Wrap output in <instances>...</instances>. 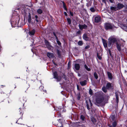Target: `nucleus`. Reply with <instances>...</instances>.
I'll return each instance as SVG.
<instances>
[{"label": "nucleus", "mask_w": 127, "mask_h": 127, "mask_svg": "<svg viewBox=\"0 0 127 127\" xmlns=\"http://www.w3.org/2000/svg\"><path fill=\"white\" fill-rule=\"evenodd\" d=\"M108 45L109 47L120 48L123 47V45L121 44V42L117 40L113 36H111L108 39Z\"/></svg>", "instance_id": "1"}, {"label": "nucleus", "mask_w": 127, "mask_h": 127, "mask_svg": "<svg viewBox=\"0 0 127 127\" xmlns=\"http://www.w3.org/2000/svg\"><path fill=\"white\" fill-rule=\"evenodd\" d=\"M96 103L99 104L100 106H104L105 104L103 97L97 98L96 99Z\"/></svg>", "instance_id": "2"}, {"label": "nucleus", "mask_w": 127, "mask_h": 127, "mask_svg": "<svg viewBox=\"0 0 127 127\" xmlns=\"http://www.w3.org/2000/svg\"><path fill=\"white\" fill-rule=\"evenodd\" d=\"M105 29L106 30L109 29H112L114 27V25L111 24L106 23L104 25Z\"/></svg>", "instance_id": "3"}, {"label": "nucleus", "mask_w": 127, "mask_h": 127, "mask_svg": "<svg viewBox=\"0 0 127 127\" xmlns=\"http://www.w3.org/2000/svg\"><path fill=\"white\" fill-rule=\"evenodd\" d=\"M106 87L107 89H113V86L112 84L110 82H107L106 84Z\"/></svg>", "instance_id": "4"}, {"label": "nucleus", "mask_w": 127, "mask_h": 127, "mask_svg": "<svg viewBox=\"0 0 127 127\" xmlns=\"http://www.w3.org/2000/svg\"><path fill=\"white\" fill-rule=\"evenodd\" d=\"M102 49H101L99 51L100 53H97V56L99 60H101L102 59L101 57V56L102 55Z\"/></svg>", "instance_id": "5"}, {"label": "nucleus", "mask_w": 127, "mask_h": 127, "mask_svg": "<svg viewBox=\"0 0 127 127\" xmlns=\"http://www.w3.org/2000/svg\"><path fill=\"white\" fill-rule=\"evenodd\" d=\"M79 27L80 29L81 30H82L83 29H86L87 28V26L85 24L84 25H79Z\"/></svg>", "instance_id": "6"}, {"label": "nucleus", "mask_w": 127, "mask_h": 127, "mask_svg": "<svg viewBox=\"0 0 127 127\" xmlns=\"http://www.w3.org/2000/svg\"><path fill=\"white\" fill-rule=\"evenodd\" d=\"M124 5L122 4L119 3L117 4V7L118 9H120L123 8L124 7Z\"/></svg>", "instance_id": "7"}, {"label": "nucleus", "mask_w": 127, "mask_h": 127, "mask_svg": "<svg viewBox=\"0 0 127 127\" xmlns=\"http://www.w3.org/2000/svg\"><path fill=\"white\" fill-rule=\"evenodd\" d=\"M83 39L86 41L89 40H90V38L87 36L86 34H83Z\"/></svg>", "instance_id": "8"}, {"label": "nucleus", "mask_w": 127, "mask_h": 127, "mask_svg": "<svg viewBox=\"0 0 127 127\" xmlns=\"http://www.w3.org/2000/svg\"><path fill=\"white\" fill-rule=\"evenodd\" d=\"M101 19L99 16H96L95 18V22H96L98 23L100 21Z\"/></svg>", "instance_id": "9"}, {"label": "nucleus", "mask_w": 127, "mask_h": 127, "mask_svg": "<svg viewBox=\"0 0 127 127\" xmlns=\"http://www.w3.org/2000/svg\"><path fill=\"white\" fill-rule=\"evenodd\" d=\"M107 74L109 79L110 80H112L113 77L111 73L109 72H107Z\"/></svg>", "instance_id": "10"}, {"label": "nucleus", "mask_w": 127, "mask_h": 127, "mask_svg": "<svg viewBox=\"0 0 127 127\" xmlns=\"http://www.w3.org/2000/svg\"><path fill=\"white\" fill-rule=\"evenodd\" d=\"M110 8L111 11H115L118 10L117 7L115 6H111Z\"/></svg>", "instance_id": "11"}, {"label": "nucleus", "mask_w": 127, "mask_h": 127, "mask_svg": "<svg viewBox=\"0 0 127 127\" xmlns=\"http://www.w3.org/2000/svg\"><path fill=\"white\" fill-rule=\"evenodd\" d=\"M75 68L77 70H78L80 68V66L78 64H76L74 65Z\"/></svg>", "instance_id": "12"}, {"label": "nucleus", "mask_w": 127, "mask_h": 127, "mask_svg": "<svg viewBox=\"0 0 127 127\" xmlns=\"http://www.w3.org/2000/svg\"><path fill=\"white\" fill-rule=\"evenodd\" d=\"M103 43V45L105 48H106L107 47V42L106 41L103 39H102Z\"/></svg>", "instance_id": "13"}, {"label": "nucleus", "mask_w": 127, "mask_h": 127, "mask_svg": "<svg viewBox=\"0 0 127 127\" xmlns=\"http://www.w3.org/2000/svg\"><path fill=\"white\" fill-rule=\"evenodd\" d=\"M87 81L86 80H84L83 81L80 82V83L82 86H85L86 84Z\"/></svg>", "instance_id": "14"}, {"label": "nucleus", "mask_w": 127, "mask_h": 127, "mask_svg": "<svg viewBox=\"0 0 127 127\" xmlns=\"http://www.w3.org/2000/svg\"><path fill=\"white\" fill-rule=\"evenodd\" d=\"M47 56L50 58H52L53 56V53L48 52L47 53Z\"/></svg>", "instance_id": "15"}, {"label": "nucleus", "mask_w": 127, "mask_h": 127, "mask_svg": "<svg viewBox=\"0 0 127 127\" xmlns=\"http://www.w3.org/2000/svg\"><path fill=\"white\" fill-rule=\"evenodd\" d=\"M107 89L106 87L103 86L102 88V91L105 93H106L107 92Z\"/></svg>", "instance_id": "16"}, {"label": "nucleus", "mask_w": 127, "mask_h": 127, "mask_svg": "<svg viewBox=\"0 0 127 127\" xmlns=\"http://www.w3.org/2000/svg\"><path fill=\"white\" fill-rule=\"evenodd\" d=\"M35 19L34 17L32 18L33 19H35V21L36 22H38L39 21V19L38 18V17L37 16L35 15Z\"/></svg>", "instance_id": "17"}, {"label": "nucleus", "mask_w": 127, "mask_h": 127, "mask_svg": "<svg viewBox=\"0 0 127 127\" xmlns=\"http://www.w3.org/2000/svg\"><path fill=\"white\" fill-rule=\"evenodd\" d=\"M35 31L34 29L32 30V31L29 32V34L30 35H34Z\"/></svg>", "instance_id": "18"}, {"label": "nucleus", "mask_w": 127, "mask_h": 127, "mask_svg": "<svg viewBox=\"0 0 127 127\" xmlns=\"http://www.w3.org/2000/svg\"><path fill=\"white\" fill-rule=\"evenodd\" d=\"M45 42L46 45L48 47H51L50 43L46 40H45Z\"/></svg>", "instance_id": "19"}, {"label": "nucleus", "mask_w": 127, "mask_h": 127, "mask_svg": "<svg viewBox=\"0 0 127 127\" xmlns=\"http://www.w3.org/2000/svg\"><path fill=\"white\" fill-rule=\"evenodd\" d=\"M54 78H56L58 76L57 72L55 71L53 73Z\"/></svg>", "instance_id": "20"}, {"label": "nucleus", "mask_w": 127, "mask_h": 127, "mask_svg": "<svg viewBox=\"0 0 127 127\" xmlns=\"http://www.w3.org/2000/svg\"><path fill=\"white\" fill-rule=\"evenodd\" d=\"M28 17H29V19L28 20V22L30 23L31 24H32V22H31V17L30 15H29Z\"/></svg>", "instance_id": "21"}, {"label": "nucleus", "mask_w": 127, "mask_h": 127, "mask_svg": "<svg viewBox=\"0 0 127 127\" xmlns=\"http://www.w3.org/2000/svg\"><path fill=\"white\" fill-rule=\"evenodd\" d=\"M115 96L116 97V98L117 99V103H118L119 101V95H118L117 93H115Z\"/></svg>", "instance_id": "22"}, {"label": "nucleus", "mask_w": 127, "mask_h": 127, "mask_svg": "<svg viewBox=\"0 0 127 127\" xmlns=\"http://www.w3.org/2000/svg\"><path fill=\"white\" fill-rule=\"evenodd\" d=\"M37 12L38 14H41L42 13V11L40 9H39L37 10Z\"/></svg>", "instance_id": "23"}, {"label": "nucleus", "mask_w": 127, "mask_h": 127, "mask_svg": "<svg viewBox=\"0 0 127 127\" xmlns=\"http://www.w3.org/2000/svg\"><path fill=\"white\" fill-rule=\"evenodd\" d=\"M84 67L88 71H90L91 69L90 68H89L86 64L84 65Z\"/></svg>", "instance_id": "24"}, {"label": "nucleus", "mask_w": 127, "mask_h": 127, "mask_svg": "<svg viewBox=\"0 0 127 127\" xmlns=\"http://www.w3.org/2000/svg\"><path fill=\"white\" fill-rule=\"evenodd\" d=\"M77 99L78 100H79L81 98V95L80 93H79L77 95Z\"/></svg>", "instance_id": "25"}, {"label": "nucleus", "mask_w": 127, "mask_h": 127, "mask_svg": "<svg viewBox=\"0 0 127 127\" xmlns=\"http://www.w3.org/2000/svg\"><path fill=\"white\" fill-rule=\"evenodd\" d=\"M94 76L95 78L97 79L98 78V76L96 72H95L94 73Z\"/></svg>", "instance_id": "26"}, {"label": "nucleus", "mask_w": 127, "mask_h": 127, "mask_svg": "<svg viewBox=\"0 0 127 127\" xmlns=\"http://www.w3.org/2000/svg\"><path fill=\"white\" fill-rule=\"evenodd\" d=\"M56 79H57V80L58 81H60L62 79V77L61 76H58L57 78Z\"/></svg>", "instance_id": "27"}, {"label": "nucleus", "mask_w": 127, "mask_h": 127, "mask_svg": "<svg viewBox=\"0 0 127 127\" xmlns=\"http://www.w3.org/2000/svg\"><path fill=\"white\" fill-rule=\"evenodd\" d=\"M63 7L65 9V10L66 11L67 10V9L66 8V6H65V3L64 2H63Z\"/></svg>", "instance_id": "28"}, {"label": "nucleus", "mask_w": 127, "mask_h": 127, "mask_svg": "<svg viewBox=\"0 0 127 127\" xmlns=\"http://www.w3.org/2000/svg\"><path fill=\"white\" fill-rule=\"evenodd\" d=\"M78 44L79 45H82L83 44V42L82 41H80L78 42Z\"/></svg>", "instance_id": "29"}, {"label": "nucleus", "mask_w": 127, "mask_h": 127, "mask_svg": "<svg viewBox=\"0 0 127 127\" xmlns=\"http://www.w3.org/2000/svg\"><path fill=\"white\" fill-rule=\"evenodd\" d=\"M57 53L58 54V56L59 57L61 55L60 52L58 50H57Z\"/></svg>", "instance_id": "30"}, {"label": "nucleus", "mask_w": 127, "mask_h": 127, "mask_svg": "<svg viewBox=\"0 0 127 127\" xmlns=\"http://www.w3.org/2000/svg\"><path fill=\"white\" fill-rule=\"evenodd\" d=\"M117 125L116 123V122H114L113 123L112 126L113 127H115Z\"/></svg>", "instance_id": "31"}, {"label": "nucleus", "mask_w": 127, "mask_h": 127, "mask_svg": "<svg viewBox=\"0 0 127 127\" xmlns=\"http://www.w3.org/2000/svg\"><path fill=\"white\" fill-rule=\"evenodd\" d=\"M91 4V1H89L87 3V5L88 7L90 6Z\"/></svg>", "instance_id": "32"}, {"label": "nucleus", "mask_w": 127, "mask_h": 127, "mask_svg": "<svg viewBox=\"0 0 127 127\" xmlns=\"http://www.w3.org/2000/svg\"><path fill=\"white\" fill-rule=\"evenodd\" d=\"M89 94L92 95L93 94V92L92 90L91 89H90L89 90Z\"/></svg>", "instance_id": "33"}, {"label": "nucleus", "mask_w": 127, "mask_h": 127, "mask_svg": "<svg viewBox=\"0 0 127 127\" xmlns=\"http://www.w3.org/2000/svg\"><path fill=\"white\" fill-rule=\"evenodd\" d=\"M67 22L69 24H70L71 23V20L70 18H68L67 19Z\"/></svg>", "instance_id": "34"}, {"label": "nucleus", "mask_w": 127, "mask_h": 127, "mask_svg": "<svg viewBox=\"0 0 127 127\" xmlns=\"http://www.w3.org/2000/svg\"><path fill=\"white\" fill-rule=\"evenodd\" d=\"M57 41V43H58V44L59 45H60L61 44V43L60 42V41L58 40V39H56Z\"/></svg>", "instance_id": "35"}, {"label": "nucleus", "mask_w": 127, "mask_h": 127, "mask_svg": "<svg viewBox=\"0 0 127 127\" xmlns=\"http://www.w3.org/2000/svg\"><path fill=\"white\" fill-rule=\"evenodd\" d=\"M81 118L82 120L83 121L84 120L85 117L83 115H81Z\"/></svg>", "instance_id": "36"}, {"label": "nucleus", "mask_w": 127, "mask_h": 127, "mask_svg": "<svg viewBox=\"0 0 127 127\" xmlns=\"http://www.w3.org/2000/svg\"><path fill=\"white\" fill-rule=\"evenodd\" d=\"M90 10L91 11L93 12L95 11V9L93 8H91L90 9Z\"/></svg>", "instance_id": "37"}, {"label": "nucleus", "mask_w": 127, "mask_h": 127, "mask_svg": "<svg viewBox=\"0 0 127 127\" xmlns=\"http://www.w3.org/2000/svg\"><path fill=\"white\" fill-rule=\"evenodd\" d=\"M86 106H87V109L88 110H89L90 109V108L89 106V105L88 104V103H87Z\"/></svg>", "instance_id": "38"}, {"label": "nucleus", "mask_w": 127, "mask_h": 127, "mask_svg": "<svg viewBox=\"0 0 127 127\" xmlns=\"http://www.w3.org/2000/svg\"><path fill=\"white\" fill-rule=\"evenodd\" d=\"M53 34L54 35V36L55 37L56 39H58V38L57 36H56V34L55 33V32H53Z\"/></svg>", "instance_id": "39"}, {"label": "nucleus", "mask_w": 127, "mask_h": 127, "mask_svg": "<svg viewBox=\"0 0 127 127\" xmlns=\"http://www.w3.org/2000/svg\"><path fill=\"white\" fill-rule=\"evenodd\" d=\"M89 102L91 106H92V103L91 101V100H90V99H89Z\"/></svg>", "instance_id": "40"}, {"label": "nucleus", "mask_w": 127, "mask_h": 127, "mask_svg": "<svg viewBox=\"0 0 127 127\" xmlns=\"http://www.w3.org/2000/svg\"><path fill=\"white\" fill-rule=\"evenodd\" d=\"M109 1L111 3H113L114 2V0H109Z\"/></svg>", "instance_id": "41"}, {"label": "nucleus", "mask_w": 127, "mask_h": 127, "mask_svg": "<svg viewBox=\"0 0 127 127\" xmlns=\"http://www.w3.org/2000/svg\"><path fill=\"white\" fill-rule=\"evenodd\" d=\"M70 15L71 16H73V13H72V12H71L70 11Z\"/></svg>", "instance_id": "42"}, {"label": "nucleus", "mask_w": 127, "mask_h": 127, "mask_svg": "<svg viewBox=\"0 0 127 127\" xmlns=\"http://www.w3.org/2000/svg\"><path fill=\"white\" fill-rule=\"evenodd\" d=\"M127 1H126L125 3H127V4H126V5L125 6V7L127 8Z\"/></svg>", "instance_id": "43"}, {"label": "nucleus", "mask_w": 127, "mask_h": 127, "mask_svg": "<svg viewBox=\"0 0 127 127\" xmlns=\"http://www.w3.org/2000/svg\"><path fill=\"white\" fill-rule=\"evenodd\" d=\"M64 14L66 15V16H67V13L66 12H64Z\"/></svg>", "instance_id": "44"}, {"label": "nucleus", "mask_w": 127, "mask_h": 127, "mask_svg": "<svg viewBox=\"0 0 127 127\" xmlns=\"http://www.w3.org/2000/svg\"><path fill=\"white\" fill-rule=\"evenodd\" d=\"M118 50L119 51H120L121 50V48H118Z\"/></svg>", "instance_id": "45"}, {"label": "nucleus", "mask_w": 127, "mask_h": 127, "mask_svg": "<svg viewBox=\"0 0 127 127\" xmlns=\"http://www.w3.org/2000/svg\"><path fill=\"white\" fill-rule=\"evenodd\" d=\"M109 52L110 55H111L110 51V50H109Z\"/></svg>", "instance_id": "46"}, {"label": "nucleus", "mask_w": 127, "mask_h": 127, "mask_svg": "<svg viewBox=\"0 0 127 127\" xmlns=\"http://www.w3.org/2000/svg\"><path fill=\"white\" fill-rule=\"evenodd\" d=\"M77 89H78V90H79V87H78V85H77Z\"/></svg>", "instance_id": "47"}, {"label": "nucleus", "mask_w": 127, "mask_h": 127, "mask_svg": "<svg viewBox=\"0 0 127 127\" xmlns=\"http://www.w3.org/2000/svg\"><path fill=\"white\" fill-rule=\"evenodd\" d=\"M16 88V85H15V87H14V88L15 89Z\"/></svg>", "instance_id": "48"}, {"label": "nucleus", "mask_w": 127, "mask_h": 127, "mask_svg": "<svg viewBox=\"0 0 127 127\" xmlns=\"http://www.w3.org/2000/svg\"><path fill=\"white\" fill-rule=\"evenodd\" d=\"M63 127V126H62V125H61V126H60V127Z\"/></svg>", "instance_id": "49"}, {"label": "nucleus", "mask_w": 127, "mask_h": 127, "mask_svg": "<svg viewBox=\"0 0 127 127\" xmlns=\"http://www.w3.org/2000/svg\"><path fill=\"white\" fill-rule=\"evenodd\" d=\"M85 48H87V47H86Z\"/></svg>", "instance_id": "50"}, {"label": "nucleus", "mask_w": 127, "mask_h": 127, "mask_svg": "<svg viewBox=\"0 0 127 127\" xmlns=\"http://www.w3.org/2000/svg\"><path fill=\"white\" fill-rule=\"evenodd\" d=\"M78 75H79V76H80V75H79V74H78Z\"/></svg>", "instance_id": "51"}, {"label": "nucleus", "mask_w": 127, "mask_h": 127, "mask_svg": "<svg viewBox=\"0 0 127 127\" xmlns=\"http://www.w3.org/2000/svg\"><path fill=\"white\" fill-rule=\"evenodd\" d=\"M78 75H79V76H80V75H79V74H78Z\"/></svg>", "instance_id": "52"}, {"label": "nucleus", "mask_w": 127, "mask_h": 127, "mask_svg": "<svg viewBox=\"0 0 127 127\" xmlns=\"http://www.w3.org/2000/svg\"><path fill=\"white\" fill-rule=\"evenodd\" d=\"M78 75H79V76H80V75H79V74H78Z\"/></svg>", "instance_id": "53"}]
</instances>
